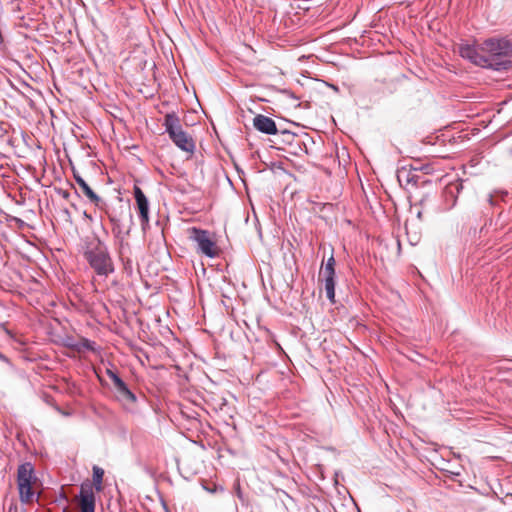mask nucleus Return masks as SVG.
<instances>
[{
	"mask_svg": "<svg viewBox=\"0 0 512 512\" xmlns=\"http://www.w3.org/2000/svg\"><path fill=\"white\" fill-rule=\"evenodd\" d=\"M82 251L89 267L98 278L107 279L115 272L109 248L98 236L86 237L83 241Z\"/></svg>",
	"mask_w": 512,
	"mask_h": 512,
	"instance_id": "nucleus-1",
	"label": "nucleus"
},
{
	"mask_svg": "<svg viewBox=\"0 0 512 512\" xmlns=\"http://www.w3.org/2000/svg\"><path fill=\"white\" fill-rule=\"evenodd\" d=\"M486 69L505 71L511 68L512 44L509 40L490 38L482 43Z\"/></svg>",
	"mask_w": 512,
	"mask_h": 512,
	"instance_id": "nucleus-2",
	"label": "nucleus"
},
{
	"mask_svg": "<svg viewBox=\"0 0 512 512\" xmlns=\"http://www.w3.org/2000/svg\"><path fill=\"white\" fill-rule=\"evenodd\" d=\"M163 126L172 142L182 151L193 153L195 142L182 128L180 118L174 112L167 113L164 117Z\"/></svg>",
	"mask_w": 512,
	"mask_h": 512,
	"instance_id": "nucleus-3",
	"label": "nucleus"
},
{
	"mask_svg": "<svg viewBox=\"0 0 512 512\" xmlns=\"http://www.w3.org/2000/svg\"><path fill=\"white\" fill-rule=\"evenodd\" d=\"M35 480L34 467L30 462L19 465L17 470V485L19 498L22 503H30L33 501L35 494L32 485Z\"/></svg>",
	"mask_w": 512,
	"mask_h": 512,
	"instance_id": "nucleus-4",
	"label": "nucleus"
},
{
	"mask_svg": "<svg viewBox=\"0 0 512 512\" xmlns=\"http://www.w3.org/2000/svg\"><path fill=\"white\" fill-rule=\"evenodd\" d=\"M190 232V238L197 244V249L201 253L210 258L216 256V245L208 231L193 227Z\"/></svg>",
	"mask_w": 512,
	"mask_h": 512,
	"instance_id": "nucleus-5",
	"label": "nucleus"
},
{
	"mask_svg": "<svg viewBox=\"0 0 512 512\" xmlns=\"http://www.w3.org/2000/svg\"><path fill=\"white\" fill-rule=\"evenodd\" d=\"M77 499L80 512H95L96 497L90 481L81 484Z\"/></svg>",
	"mask_w": 512,
	"mask_h": 512,
	"instance_id": "nucleus-6",
	"label": "nucleus"
},
{
	"mask_svg": "<svg viewBox=\"0 0 512 512\" xmlns=\"http://www.w3.org/2000/svg\"><path fill=\"white\" fill-rule=\"evenodd\" d=\"M459 54L462 58L469 60L473 64L485 68L484 53L482 50V44L479 48L473 45L462 44L459 46Z\"/></svg>",
	"mask_w": 512,
	"mask_h": 512,
	"instance_id": "nucleus-7",
	"label": "nucleus"
},
{
	"mask_svg": "<svg viewBox=\"0 0 512 512\" xmlns=\"http://www.w3.org/2000/svg\"><path fill=\"white\" fill-rule=\"evenodd\" d=\"M134 197L136 200L141 225L145 229V225L149 222V202L144 192L137 186L134 187Z\"/></svg>",
	"mask_w": 512,
	"mask_h": 512,
	"instance_id": "nucleus-8",
	"label": "nucleus"
},
{
	"mask_svg": "<svg viewBox=\"0 0 512 512\" xmlns=\"http://www.w3.org/2000/svg\"><path fill=\"white\" fill-rule=\"evenodd\" d=\"M253 126L256 130L266 135H276L278 133L275 121L263 114H257L253 118Z\"/></svg>",
	"mask_w": 512,
	"mask_h": 512,
	"instance_id": "nucleus-9",
	"label": "nucleus"
},
{
	"mask_svg": "<svg viewBox=\"0 0 512 512\" xmlns=\"http://www.w3.org/2000/svg\"><path fill=\"white\" fill-rule=\"evenodd\" d=\"M114 393L118 401L124 405H131L136 403L137 397L130 390L128 385L122 380L114 386Z\"/></svg>",
	"mask_w": 512,
	"mask_h": 512,
	"instance_id": "nucleus-10",
	"label": "nucleus"
},
{
	"mask_svg": "<svg viewBox=\"0 0 512 512\" xmlns=\"http://www.w3.org/2000/svg\"><path fill=\"white\" fill-rule=\"evenodd\" d=\"M74 179L79 185L82 193L92 202L95 206L103 209V200L90 188L86 181L77 173L74 172Z\"/></svg>",
	"mask_w": 512,
	"mask_h": 512,
	"instance_id": "nucleus-11",
	"label": "nucleus"
},
{
	"mask_svg": "<svg viewBox=\"0 0 512 512\" xmlns=\"http://www.w3.org/2000/svg\"><path fill=\"white\" fill-rule=\"evenodd\" d=\"M105 213L109 218L111 224L121 222V220H127L130 224H132V213L130 212L129 209L125 208L122 205L119 207V210L107 208L105 209Z\"/></svg>",
	"mask_w": 512,
	"mask_h": 512,
	"instance_id": "nucleus-12",
	"label": "nucleus"
},
{
	"mask_svg": "<svg viewBox=\"0 0 512 512\" xmlns=\"http://www.w3.org/2000/svg\"><path fill=\"white\" fill-rule=\"evenodd\" d=\"M112 226V231L115 237L122 238L123 235L129 234L132 224H130L127 220H121V222L113 223Z\"/></svg>",
	"mask_w": 512,
	"mask_h": 512,
	"instance_id": "nucleus-13",
	"label": "nucleus"
},
{
	"mask_svg": "<svg viewBox=\"0 0 512 512\" xmlns=\"http://www.w3.org/2000/svg\"><path fill=\"white\" fill-rule=\"evenodd\" d=\"M335 276L324 275V289L327 298L334 303L335 302Z\"/></svg>",
	"mask_w": 512,
	"mask_h": 512,
	"instance_id": "nucleus-14",
	"label": "nucleus"
},
{
	"mask_svg": "<svg viewBox=\"0 0 512 512\" xmlns=\"http://www.w3.org/2000/svg\"><path fill=\"white\" fill-rule=\"evenodd\" d=\"M93 481L91 482L93 490L100 492L102 490V482L104 476V470L99 466H93Z\"/></svg>",
	"mask_w": 512,
	"mask_h": 512,
	"instance_id": "nucleus-15",
	"label": "nucleus"
},
{
	"mask_svg": "<svg viewBox=\"0 0 512 512\" xmlns=\"http://www.w3.org/2000/svg\"><path fill=\"white\" fill-rule=\"evenodd\" d=\"M85 350L89 351H95L96 350V343L94 341H91L87 338H80L78 340L77 347L75 349L76 352H83Z\"/></svg>",
	"mask_w": 512,
	"mask_h": 512,
	"instance_id": "nucleus-16",
	"label": "nucleus"
},
{
	"mask_svg": "<svg viewBox=\"0 0 512 512\" xmlns=\"http://www.w3.org/2000/svg\"><path fill=\"white\" fill-rule=\"evenodd\" d=\"M463 189V183L462 182H455L451 183L446 187V193L450 194L454 197V201L457 199V195L462 191ZM455 205V202H453L452 206Z\"/></svg>",
	"mask_w": 512,
	"mask_h": 512,
	"instance_id": "nucleus-17",
	"label": "nucleus"
},
{
	"mask_svg": "<svg viewBox=\"0 0 512 512\" xmlns=\"http://www.w3.org/2000/svg\"><path fill=\"white\" fill-rule=\"evenodd\" d=\"M324 275L335 276V259L333 256L329 257L323 271Z\"/></svg>",
	"mask_w": 512,
	"mask_h": 512,
	"instance_id": "nucleus-18",
	"label": "nucleus"
},
{
	"mask_svg": "<svg viewBox=\"0 0 512 512\" xmlns=\"http://www.w3.org/2000/svg\"><path fill=\"white\" fill-rule=\"evenodd\" d=\"M63 344L65 347L75 350L78 344V340L72 336H67L63 339Z\"/></svg>",
	"mask_w": 512,
	"mask_h": 512,
	"instance_id": "nucleus-19",
	"label": "nucleus"
},
{
	"mask_svg": "<svg viewBox=\"0 0 512 512\" xmlns=\"http://www.w3.org/2000/svg\"><path fill=\"white\" fill-rule=\"evenodd\" d=\"M106 373L108 377L112 380L114 386L117 384V382L119 383L120 381H122L120 376L113 370L107 369Z\"/></svg>",
	"mask_w": 512,
	"mask_h": 512,
	"instance_id": "nucleus-20",
	"label": "nucleus"
},
{
	"mask_svg": "<svg viewBox=\"0 0 512 512\" xmlns=\"http://www.w3.org/2000/svg\"><path fill=\"white\" fill-rule=\"evenodd\" d=\"M106 373L108 377L112 380L114 386L117 384V382L119 383L120 381H122L120 376L113 370L107 369Z\"/></svg>",
	"mask_w": 512,
	"mask_h": 512,
	"instance_id": "nucleus-21",
	"label": "nucleus"
},
{
	"mask_svg": "<svg viewBox=\"0 0 512 512\" xmlns=\"http://www.w3.org/2000/svg\"><path fill=\"white\" fill-rule=\"evenodd\" d=\"M404 176L406 177L407 182H410L413 179V176L410 177L409 173L406 170H399L397 174L398 180L401 181Z\"/></svg>",
	"mask_w": 512,
	"mask_h": 512,
	"instance_id": "nucleus-22",
	"label": "nucleus"
},
{
	"mask_svg": "<svg viewBox=\"0 0 512 512\" xmlns=\"http://www.w3.org/2000/svg\"><path fill=\"white\" fill-rule=\"evenodd\" d=\"M489 203H490L492 206H496V205H498V202H497V200L495 199V196H494V195H490V196H489Z\"/></svg>",
	"mask_w": 512,
	"mask_h": 512,
	"instance_id": "nucleus-23",
	"label": "nucleus"
},
{
	"mask_svg": "<svg viewBox=\"0 0 512 512\" xmlns=\"http://www.w3.org/2000/svg\"><path fill=\"white\" fill-rule=\"evenodd\" d=\"M235 491H236V494L237 496L242 499V491H241V488H240V485L237 484L236 487H235Z\"/></svg>",
	"mask_w": 512,
	"mask_h": 512,
	"instance_id": "nucleus-24",
	"label": "nucleus"
},
{
	"mask_svg": "<svg viewBox=\"0 0 512 512\" xmlns=\"http://www.w3.org/2000/svg\"><path fill=\"white\" fill-rule=\"evenodd\" d=\"M0 359L3 361H7V358L0 352Z\"/></svg>",
	"mask_w": 512,
	"mask_h": 512,
	"instance_id": "nucleus-25",
	"label": "nucleus"
},
{
	"mask_svg": "<svg viewBox=\"0 0 512 512\" xmlns=\"http://www.w3.org/2000/svg\"><path fill=\"white\" fill-rule=\"evenodd\" d=\"M499 194L501 195V199H503V198H504V196H506V195H507V192H500Z\"/></svg>",
	"mask_w": 512,
	"mask_h": 512,
	"instance_id": "nucleus-26",
	"label": "nucleus"
},
{
	"mask_svg": "<svg viewBox=\"0 0 512 512\" xmlns=\"http://www.w3.org/2000/svg\"><path fill=\"white\" fill-rule=\"evenodd\" d=\"M417 216H418L419 218H421L422 213H421V212H418Z\"/></svg>",
	"mask_w": 512,
	"mask_h": 512,
	"instance_id": "nucleus-27",
	"label": "nucleus"
},
{
	"mask_svg": "<svg viewBox=\"0 0 512 512\" xmlns=\"http://www.w3.org/2000/svg\"><path fill=\"white\" fill-rule=\"evenodd\" d=\"M63 512H68V511H67V508H65V509L63 510Z\"/></svg>",
	"mask_w": 512,
	"mask_h": 512,
	"instance_id": "nucleus-28",
	"label": "nucleus"
}]
</instances>
